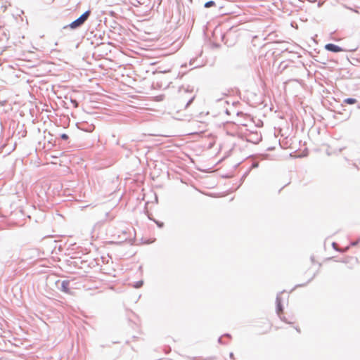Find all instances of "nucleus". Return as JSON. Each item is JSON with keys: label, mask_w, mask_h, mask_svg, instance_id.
<instances>
[{"label": "nucleus", "mask_w": 360, "mask_h": 360, "mask_svg": "<svg viewBox=\"0 0 360 360\" xmlns=\"http://www.w3.org/2000/svg\"><path fill=\"white\" fill-rule=\"evenodd\" d=\"M276 302H277V308H276L277 313L279 315V316L281 317V319H283V318L281 317V313L283 311V308H282V306H281V299L278 297L276 299Z\"/></svg>", "instance_id": "423d86ee"}, {"label": "nucleus", "mask_w": 360, "mask_h": 360, "mask_svg": "<svg viewBox=\"0 0 360 360\" xmlns=\"http://www.w3.org/2000/svg\"><path fill=\"white\" fill-rule=\"evenodd\" d=\"M215 6V2L213 1H207L205 4V8H210L212 6Z\"/></svg>", "instance_id": "6e6552de"}, {"label": "nucleus", "mask_w": 360, "mask_h": 360, "mask_svg": "<svg viewBox=\"0 0 360 360\" xmlns=\"http://www.w3.org/2000/svg\"><path fill=\"white\" fill-rule=\"evenodd\" d=\"M61 291L65 293H70V281H63L61 283Z\"/></svg>", "instance_id": "20e7f679"}, {"label": "nucleus", "mask_w": 360, "mask_h": 360, "mask_svg": "<svg viewBox=\"0 0 360 360\" xmlns=\"http://www.w3.org/2000/svg\"><path fill=\"white\" fill-rule=\"evenodd\" d=\"M295 330L298 333H300L301 331H300V329H298V328H292L291 327H288V328H285L283 329V335L284 336H286V337H290V333L294 330Z\"/></svg>", "instance_id": "39448f33"}, {"label": "nucleus", "mask_w": 360, "mask_h": 360, "mask_svg": "<svg viewBox=\"0 0 360 360\" xmlns=\"http://www.w3.org/2000/svg\"><path fill=\"white\" fill-rule=\"evenodd\" d=\"M156 224H158V226L159 227H162V226H163V223L156 222Z\"/></svg>", "instance_id": "9d476101"}, {"label": "nucleus", "mask_w": 360, "mask_h": 360, "mask_svg": "<svg viewBox=\"0 0 360 360\" xmlns=\"http://www.w3.org/2000/svg\"><path fill=\"white\" fill-rule=\"evenodd\" d=\"M325 49L329 51H332V52H335V53L341 52L343 51L342 48H340V46H338L335 44H326L325 46Z\"/></svg>", "instance_id": "7ed1b4c3"}, {"label": "nucleus", "mask_w": 360, "mask_h": 360, "mask_svg": "<svg viewBox=\"0 0 360 360\" xmlns=\"http://www.w3.org/2000/svg\"><path fill=\"white\" fill-rule=\"evenodd\" d=\"M344 102L347 104H349V105H352V104H354L356 103V100L355 98H346Z\"/></svg>", "instance_id": "0eeeda50"}, {"label": "nucleus", "mask_w": 360, "mask_h": 360, "mask_svg": "<svg viewBox=\"0 0 360 360\" xmlns=\"http://www.w3.org/2000/svg\"><path fill=\"white\" fill-rule=\"evenodd\" d=\"M340 262L342 263V265L340 266L342 270H351L356 264L357 259L354 257H345Z\"/></svg>", "instance_id": "f03ea898"}, {"label": "nucleus", "mask_w": 360, "mask_h": 360, "mask_svg": "<svg viewBox=\"0 0 360 360\" xmlns=\"http://www.w3.org/2000/svg\"><path fill=\"white\" fill-rule=\"evenodd\" d=\"M90 11H87L85 13H84L79 18H78L77 20H74L70 24V27L71 29H76L80 27L88 19L89 16L90 15Z\"/></svg>", "instance_id": "f257e3e1"}, {"label": "nucleus", "mask_w": 360, "mask_h": 360, "mask_svg": "<svg viewBox=\"0 0 360 360\" xmlns=\"http://www.w3.org/2000/svg\"><path fill=\"white\" fill-rule=\"evenodd\" d=\"M230 357H231L233 360H235V359H234V355H233V353H231V354H230Z\"/></svg>", "instance_id": "9b49d317"}, {"label": "nucleus", "mask_w": 360, "mask_h": 360, "mask_svg": "<svg viewBox=\"0 0 360 360\" xmlns=\"http://www.w3.org/2000/svg\"><path fill=\"white\" fill-rule=\"evenodd\" d=\"M61 138H62L63 139H64V140H66V139H68V136L67 134H63L61 135Z\"/></svg>", "instance_id": "1a4fd4ad"}]
</instances>
